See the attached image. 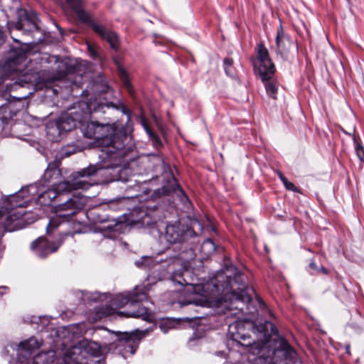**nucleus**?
<instances>
[{
  "label": "nucleus",
  "instance_id": "f257e3e1",
  "mask_svg": "<svg viewBox=\"0 0 364 364\" xmlns=\"http://www.w3.org/2000/svg\"><path fill=\"white\" fill-rule=\"evenodd\" d=\"M80 129L85 136L95 139L100 149L99 157L103 161V164L96 166L102 167V170L110 175V178L107 179L106 182L127 181L128 170L124 166H122L127 154L122 140L126 139V136L117 135L116 129L112 126L100 124L97 122L91 121L82 124Z\"/></svg>",
  "mask_w": 364,
  "mask_h": 364
},
{
  "label": "nucleus",
  "instance_id": "f03ea898",
  "mask_svg": "<svg viewBox=\"0 0 364 364\" xmlns=\"http://www.w3.org/2000/svg\"><path fill=\"white\" fill-rule=\"evenodd\" d=\"M188 270L176 271L172 274V281L181 286H186V291L193 294H198L200 299L196 301V304L201 306H210L213 303H222V299H217L216 296L220 292L225 297L230 300V302L241 301L244 304H248L251 301L252 297L250 291H254L253 289L245 288L243 284H239L242 281L243 275L237 272L234 278L231 279L230 275H225L227 281L223 284H215L211 281L205 284H192L188 283L184 278L185 274H188ZM224 277V274L220 273L217 277L218 282H220V278Z\"/></svg>",
  "mask_w": 364,
  "mask_h": 364
},
{
  "label": "nucleus",
  "instance_id": "7ed1b4c3",
  "mask_svg": "<svg viewBox=\"0 0 364 364\" xmlns=\"http://www.w3.org/2000/svg\"><path fill=\"white\" fill-rule=\"evenodd\" d=\"M228 333L231 339L239 345L250 347L252 354L259 355V359L264 356L262 353L269 348L270 335L259 328L253 327L252 323L237 321L229 325Z\"/></svg>",
  "mask_w": 364,
  "mask_h": 364
},
{
  "label": "nucleus",
  "instance_id": "20e7f679",
  "mask_svg": "<svg viewBox=\"0 0 364 364\" xmlns=\"http://www.w3.org/2000/svg\"><path fill=\"white\" fill-rule=\"evenodd\" d=\"M100 353L98 343L83 340L65 351L60 364H94L92 358L98 357Z\"/></svg>",
  "mask_w": 364,
  "mask_h": 364
},
{
  "label": "nucleus",
  "instance_id": "39448f33",
  "mask_svg": "<svg viewBox=\"0 0 364 364\" xmlns=\"http://www.w3.org/2000/svg\"><path fill=\"white\" fill-rule=\"evenodd\" d=\"M102 167H97V166H90L87 168L78 171L73 183L66 181L59 182L58 181L51 185V188L56 191L57 196L60 193L70 192L73 190L87 189L95 184V182L87 181V178L100 174V176H107V179L110 178V175L102 171Z\"/></svg>",
  "mask_w": 364,
  "mask_h": 364
},
{
  "label": "nucleus",
  "instance_id": "423d86ee",
  "mask_svg": "<svg viewBox=\"0 0 364 364\" xmlns=\"http://www.w3.org/2000/svg\"><path fill=\"white\" fill-rule=\"evenodd\" d=\"M87 200L85 197L80 194L73 195L65 202L54 207L55 216L50 220L47 227L48 230L57 228L61 222L68 220L82 209Z\"/></svg>",
  "mask_w": 364,
  "mask_h": 364
},
{
  "label": "nucleus",
  "instance_id": "0eeeda50",
  "mask_svg": "<svg viewBox=\"0 0 364 364\" xmlns=\"http://www.w3.org/2000/svg\"><path fill=\"white\" fill-rule=\"evenodd\" d=\"M81 4V0H67V4L77 14L81 21L91 26L93 31L102 38L106 40L112 49L117 50L119 46L117 35L114 32L107 30L104 26L95 23L92 20L90 14L82 8Z\"/></svg>",
  "mask_w": 364,
  "mask_h": 364
},
{
  "label": "nucleus",
  "instance_id": "6e6552de",
  "mask_svg": "<svg viewBox=\"0 0 364 364\" xmlns=\"http://www.w3.org/2000/svg\"><path fill=\"white\" fill-rule=\"evenodd\" d=\"M146 294L144 291H140L138 289H136L134 292L130 295H117L112 300L110 306H106L101 308L99 313L100 316H108L112 315L117 308H121L126 305H129L130 307H134L136 303L142 302L146 300Z\"/></svg>",
  "mask_w": 364,
  "mask_h": 364
},
{
  "label": "nucleus",
  "instance_id": "1a4fd4ad",
  "mask_svg": "<svg viewBox=\"0 0 364 364\" xmlns=\"http://www.w3.org/2000/svg\"><path fill=\"white\" fill-rule=\"evenodd\" d=\"M23 210H11L0 215V236L5 231L13 232L23 227L25 215Z\"/></svg>",
  "mask_w": 364,
  "mask_h": 364
},
{
  "label": "nucleus",
  "instance_id": "9d476101",
  "mask_svg": "<svg viewBox=\"0 0 364 364\" xmlns=\"http://www.w3.org/2000/svg\"><path fill=\"white\" fill-rule=\"evenodd\" d=\"M37 193V184H31L22 188L20 191L8 196L7 199L10 204V208L14 209L15 208L27 206L28 203L33 200L34 196Z\"/></svg>",
  "mask_w": 364,
  "mask_h": 364
},
{
  "label": "nucleus",
  "instance_id": "9b49d317",
  "mask_svg": "<svg viewBox=\"0 0 364 364\" xmlns=\"http://www.w3.org/2000/svg\"><path fill=\"white\" fill-rule=\"evenodd\" d=\"M257 69L259 77L265 78L271 74H274L275 68L272 62L267 49L262 44L257 48Z\"/></svg>",
  "mask_w": 364,
  "mask_h": 364
},
{
  "label": "nucleus",
  "instance_id": "f8f14e48",
  "mask_svg": "<svg viewBox=\"0 0 364 364\" xmlns=\"http://www.w3.org/2000/svg\"><path fill=\"white\" fill-rule=\"evenodd\" d=\"M185 235L186 227L180 223H176L166 225L165 232L161 238H164L170 244H176L183 241Z\"/></svg>",
  "mask_w": 364,
  "mask_h": 364
},
{
  "label": "nucleus",
  "instance_id": "ddd939ff",
  "mask_svg": "<svg viewBox=\"0 0 364 364\" xmlns=\"http://www.w3.org/2000/svg\"><path fill=\"white\" fill-rule=\"evenodd\" d=\"M144 334L139 333L138 331L132 333H126L119 339V346L124 348L122 355L124 358H127V354L129 353L133 355L136 350L139 343Z\"/></svg>",
  "mask_w": 364,
  "mask_h": 364
},
{
  "label": "nucleus",
  "instance_id": "4468645a",
  "mask_svg": "<svg viewBox=\"0 0 364 364\" xmlns=\"http://www.w3.org/2000/svg\"><path fill=\"white\" fill-rule=\"evenodd\" d=\"M60 245L61 242L50 243L44 237H39L31 244V248L39 257L44 258L50 253L57 251Z\"/></svg>",
  "mask_w": 364,
  "mask_h": 364
},
{
  "label": "nucleus",
  "instance_id": "2eb2a0df",
  "mask_svg": "<svg viewBox=\"0 0 364 364\" xmlns=\"http://www.w3.org/2000/svg\"><path fill=\"white\" fill-rule=\"evenodd\" d=\"M291 46L289 38L284 34L282 26L277 29L276 37V53L282 58L289 52Z\"/></svg>",
  "mask_w": 364,
  "mask_h": 364
},
{
  "label": "nucleus",
  "instance_id": "dca6fc26",
  "mask_svg": "<svg viewBox=\"0 0 364 364\" xmlns=\"http://www.w3.org/2000/svg\"><path fill=\"white\" fill-rule=\"evenodd\" d=\"M136 303L132 310L125 312H119V315H124L127 317L141 318L144 321H151L153 319V315L146 306H141Z\"/></svg>",
  "mask_w": 364,
  "mask_h": 364
},
{
  "label": "nucleus",
  "instance_id": "f3484780",
  "mask_svg": "<svg viewBox=\"0 0 364 364\" xmlns=\"http://www.w3.org/2000/svg\"><path fill=\"white\" fill-rule=\"evenodd\" d=\"M272 355L273 356L282 355L285 360L289 359L292 360L294 363L298 360L296 351L284 341L281 343V348L272 350Z\"/></svg>",
  "mask_w": 364,
  "mask_h": 364
},
{
  "label": "nucleus",
  "instance_id": "a211bd4d",
  "mask_svg": "<svg viewBox=\"0 0 364 364\" xmlns=\"http://www.w3.org/2000/svg\"><path fill=\"white\" fill-rule=\"evenodd\" d=\"M38 189H39L38 188ZM38 197L34 196L33 200H36V203L41 205H48L53 201L54 198L57 197L56 191L53 190L51 188L43 191L38 190Z\"/></svg>",
  "mask_w": 364,
  "mask_h": 364
},
{
  "label": "nucleus",
  "instance_id": "6ab92c4d",
  "mask_svg": "<svg viewBox=\"0 0 364 364\" xmlns=\"http://www.w3.org/2000/svg\"><path fill=\"white\" fill-rule=\"evenodd\" d=\"M77 126V122L69 117H62L56 124L55 127L48 128V134L50 133L52 129L60 133L61 131L68 132L75 128Z\"/></svg>",
  "mask_w": 364,
  "mask_h": 364
},
{
  "label": "nucleus",
  "instance_id": "aec40b11",
  "mask_svg": "<svg viewBox=\"0 0 364 364\" xmlns=\"http://www.w3.org/2000/svg\"><path fill=\"white\" fill-rule=\"evenodd\" d=\"M41 343L36 338H30L29 339L21 342L18 346L19 354H31L34 350L38 349Z\"/></svg>",
  "mask_w": 364,
  "mask_h": 364
},
{
  "label": "nucleus",
  "instance_id": "412c9836",
  "mask_svg": "<svg viewBox=\"0 0 364 364\" xmlns=\"http://www.w3.org/2000/svg\"><path fill=\"white\" fill-rule=\"evenodd\" d=\"M55 357V353L53 350L41 352L35 355L29 364H49L53 362Z\"/></svg>",
  "mask_w": 364,
  "mask_h": 364
},
{
  "label": "nucleus",
  "instance_id": "4be33fe9",
  "mask_svg": "<svg viewBox=\"0 0 364 364\" xmlns=\"http://www.w3.org/2000/svg\"><path fill=\"white\" fill-rule=\"evenodd\" d=\"M13 28H15L17 30H24L28 31H31L38 28L36 23L31 21L28 17H25L23 19H20L14 24L9 23V29L11 30Z\"/></svg>",
  "mask_w": 364,
  "mask_h": 364
},
{
  "label": "nucleus",
  "instance_id": "5701e85b",
  "mask_svg": "<svg viewBox=\"0 0 364 364\" xmlns=\"http://www.w3.org/2000/svg\"><path fill=\"white\" fill-rule=\"evenodd\" d=\"M274 74H271L265 78L260 77L265 87L267 95L274 100L277 99L278 85L272 80Z\"/></svg>",
  "mask_w": 364,
  "mask_h": 364
},
{
  "label": "nucleus",
  "instance_id": "b1692460",
  "mask_svg": "<svg viewBox=\"0 0 364 364\" xmlns=\"http://www.w3.org/2000/svg\"><path fill=\"white\" fill-rule=\"evenodd\" d=\"M60 177V170L55 166H51L48 167L43 175L44 180L47 182L51 183V185L58 182Z\"/></svg>",
  "mask_w": 364,
  "mask_h": 364
},
{
  "label": "nucleus",
  "instance_id": "393cba45",
  "mask_svg": "<svg viewBox=\"0 0 364 364\" xmlns=\"http://www.w3.org/2000/svg\"><path fill=\"white\" fill-rule=\"evenodd\" d=\"M141 124H142V126L144 127V129H145L146 132L147 133V134L149 135L150 139L152 141V144L153 145L155 146V147H159L161 146V140L159 139V137L151 130V129L149 128V127L148 126V124H146V122H145L144 119H142L141 120Z\"/></svg>",
  "mask_w": 364,
  "mask_h": 364
},
{
  "label": "nucleus",
  "instance_id": "a878e982",
  "mask_svg": "<svg viewBox=\"0 0 364 364\" xmlns=\"http://www.w3.org/2000/svg\"><path fill=\"white\" fill-rule=\"evenodd\" d=\"M119 76L127 90L129 92V94L132 95L133 89L131 85L130 81L129 80L128 75L127 72L121 67L118 68Z\"/></svg>",
  "mask_w": 364,
  "mask_h": 364
},
{
  "label": "nucleus",
  "instance_id": "bb28decb",
  "mask_svg": "<svg viewBox=\"0 0 364 364\" xmlns=\"http://www.w3.org/2000/svg\"><path fill=\"white\" fill-rule=\"evenodd\" d=\"M201 251L207 256L215 251V245L210 239H207L203 242Z\"/></svg>",
  "mask_w": 364,
  "mask_h": 364
},
{
  "label": "nucleus",
  "instance_id": "cd10ccee",
  "mask_svg": "<svg viewBox=\"0 0 364 364\" xmlns=\"http://www.w3.org/2000/svg\"><path fill=\"white\" fill-rule=\"evenodd\" d=\"M58 76L55 79H60L64 77L70 71L69 65L67 64V62L63 60L60 61L59 65H58Z\"/></svg>",
  "mask_w": 364,
  "mask_h": 364
},
{
  "label": "nucleus",
  "instance_id": "c85d7f7f",
  "mask_svg": "<svg viewBox=\"0 0 364 364\" xmlns=\"http://www.w3.org/2000/svg\"><path fill=\"white\" fill-rule=\"evenodd\" d=\"M25 61L26 60V58H25V55L23 54V55H21L17 59H13V60H9V62H7L6 63V67H9V68H13L14 66H17L18 63H21L22 61Z\"/></svg>",
  "mask_w": 364,
  "mask_h": 364
},
{
  "label": "nucleus",
  "instance_id": "c756f323",
  "mask_svg": "<svg viewBox=\"0 0 364 364\" xmlns=\"http://www.w3.org/2000/svg\"><path fill=\"white\" fill-rule=\"evenodd\" d=\"M153 262L151 258L142 257L141 260L135 262L136 265L139 267H145L149 266L150 263Z\"/></svg>",
  "mask_w": 364,
  "mask_h": 364
},
{
  "label": "nucleus",
  "instance_id": "7c9ffc66",
  "mask_svg": "<svg viewBox=\"0 0 364 364\" xmlns=\"http://www.w3.org/2000/svg\"><path fill=\"white\" fill-rule=\"evenodd\" d=\"M355 151H356V154H357L358 157L359 158V159L360 161H363L364 160V149H363V147L359 144H357V146L355 147Z\"/></svg>",
  "mask_w": 364,
  "mask_h": 364
},
{
  "label": "nucleus",
  "instance_id": "2f4dec72",
  "mask_svg": "<svg viewBox=\"0 0 364 364\" xmlns=\"http://www.w3.org/2000/svg\"><path fill=\"white\" fill-rule=\"evenodd\" d=\"M232 65V60L230 58H225L224 60V66H225V72L228 75H232V73H231V71L229 70V67H230L231 65Z\"/></svg>",
  "mask_w": 364,
  "mask_h": 364
},
{
  "label": "nucleus",
  "instance_id": "473e14b6",
  "mask_svg": "<svg viewBox=\"0 0 364 364\" xmlns=\"http://www.w3.org/2000/svg\"><path fill=\"white\" fill-rule=\"evenodd\" d=\"M284 185L288 190L294 191V185L291 182L288 181V180L287 181H284Z\"/></svg>",
  "mask_w": 364,
  "mask_h": 364
},
{
  "label": "nucleus",
  "instance_id": "72a5a7b5",
  "mask_svg": "<svg viewBox=\"0 0 364 364\" xmlns=\"http://www.w3.org/2000/svg\"><path fill=\"white\" fill-rule=\"evenodd\" d=\"M269 326L271 328L272 333L275 334L277 333L275 326H274V325L271 322H266L265 328H268Z\"/></svg>",
  "mask_w": 364,
  "mask_h": 364
},
{
  "label": "nucleus",
  "instance_id": "f704fd0d",
  "mask_svg": "<svg viewBox=\"0 0 364 364\" xmlns=\"http://www.w3.org/2000/svg\"><path fill=\"white\" fill-rule=\"evenodd\" d=\"M310 269L314 271V272H319V267H318L314 262H311L309 264Z\"/></svg>",
  "mask_w": 364,
  "mask_h": 364
},
{
  "label": "nucleus",
  "instance_id": "c9c22d12",
  "mask_svg": "<svg viewBox=\"0 0 364 364\" xmlns=\"http://www.w3.org/2000/svg\"><path fill=\"white\" fill-rule=\"evenodd\" d=\"M278 175L281 181L283 182V183H284V181H287V179L282 175V173L279 172Z\"/></svg>",
  "mask_w": 364,
  "mask_h": 364
},
{
  "label": "nucleus",
  "instance_id": "e433bc0d",
  "mask_svg": "<svg viewBox=\"0 0 364 364\" xmlns=\"http://www.w3.org/2000/svg\"><path fill=\"white\" fill-rule=\"evenodd\" d=\"M4 122L3 119H0V132L4 129Z\"/></svg>",
  "mask_w": 364,
  "mask_h": 364
},
{
  "label": "nucleus",
  "instance_id": "4c0bfd02",
  "mask_svg": "<svg viewBox=\"0 0 364 364\" xmlns=\"http://www.w3.org/2000/svg\"><path fill=\"white\" fill-rule=\"evenodd\" d=\"M322 272L323 274H327V269L326 268H324L323 267H321L319 268V272Z\"/></svg>",
  "mask_w": 364,
  "mask_h": 364
},
{
  "label": "nucleus",
  "instance_id": "58836bf2",
  "mask_svg": "<svg viewBox=\"0 0 364 364\" xmlns=\"http://www.w3.org/2000/svg\"><path fill=\"white\" fill-rule=\"evenodd\" d=\"M99 298V296L97 293H95L92 296V300L96 301Z\"/></svg>",
  "mask_w": 364,
  "mask_h": 364
},
{
  "label": "nucleus",
  "instance_id": "ea45409f",
  "mask_svg": "<svg viewBox=\"0 0 364 364\" xmlns=\"http://www.w3.org/2000/svg\"><path fill=\"white\" fill-rule=\"evenodd\" d=\"M88 48L90 50V52L91 53V55L93 56V57H95L96 56V53L92 50L91 49L90 46H88Z\"/></svg>",
  "mask_w": 364,
  "mask_h": 364
},
{
  "label": "nucleus",
  "instance_id": "a19ab883",
  "mask_svg": "<svg viewBox=\"0 0 364 364\" xmlns=\"http://www.w3.org/2000/svg\"><path fill=\"white\" fill-rule=\"evenodd\" d=\"M6 287L2 286L0 287V294L2 295L4 294L3 291H5L6 289Z\"/></svg>",
  "mask_w": 364,
  "mask_h": 364
},
{
  "label": "nucleus",
  "instance_id": "79ce46f5",
  "mask_svg": "<svg viewBox=\"0 0 364 364\" xmlns=\"http://www.w3.org/2000/svg\"><path fill=\"white\" fill-rule=\"evenodd\" d=\"M14 86L16 87L17 86H19V87H23V85H22L21 82H15Z\"/></svg>",
  "mask_w": 364,
  "mask_h": 364
},
{
  "label": "nucleus",
  "instance_id": "37998d69",
  "mask_svg": "<svg viewBox=\"0 0 364 364\" xmlns=\"http://www.w3.org/2000/svg\"><path fill=\"white\" fill-rule=\"evenodd\" d=\"M120 107H122V112H123L124 113H126V112H125V109H125L124 105H122V104H121V105H120Z\"/></svg>",
  "mask_w": 364,
  "mask_h": 364
},
{
  "label": "nucleus",
  "instance_id": "c03bdc74",
  "mask_svg": "<svg viewBox=\"0 0 364 364\" xmlns=\"http://www.w3.org/2000/svg\"><path fill=\"white\" fill-rule=\"evenodd\" d=\"M13 71H14V72H18V71H21V70H20V68H17V67H16V68H13Z\"/></svg>",
  "mask_w": 364,
  "mask_h": 364
},
{
  "label": "nucleus",
  "instance_id": "a18cd8bd",
  "mask_svg": "<svg viewBox=\"0 0 364 364\" xmlns=\"http://www.w3.org/2000/svg\"><path fill=\"white\" fill-rule=\"evenodd\" d=\"M195 223H196L197 225H198V226H200V229H202V226H201L200 223L198 220H196Z\"/></svg>",
  "mask_w": 364,
  "mask_h": 364
},
{
  "label": "nucleus",
  "instance_id": "49530a36",
  "mask_svg": "<svg viewBox=\"0 0 364 364\" xmlns=\"http://www.w3.org/2000/svg\"><path fill=\"white\" fill-rule=\"evenodd\" d=\"M110 105H111L112 107H114L116 109L119 108L117 105H114L113 103H111Z\"/></svg>",
  "mask_w": 364,
  "mask_h": 364
},
{
  "label": "nucleus",
  "instance_id": "de8ad7c7",
  "mask_svg": "<svg viewBox=\"0 0 364 364\" xmlns=\"http://www.w3.org/2000/svg\"><path fill=\"white\" fill-rule=\"evenodd\" d=\"M18 360H19L20 363H23L24 362V361L21 359V356H19V357H18Z\"/></svg>",
  "mask_w": 364,
  "mask_h": 364
},
{
  "label": "nucleus",
  "instance_id": "09e8293b",
  "mask_svg": "<svg viewBox=\"0 0 364 364\" xmlns=\"http://www.w3.org/2000/svg\"><path fill=\"white\" fill-rule=\"evenodd\" d=\"M224 302H225V303L227 302V299L226 298L224 299Z\"/></svg>",
  "mask_w": 364,
  "mask_h": 364
}]
</instances>
